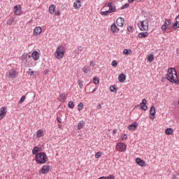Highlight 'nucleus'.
<instances>
[{
	"instance_id": "nucleus-32",
	"label": "nucleus",
	"mask_w": 179,
	"mask_h": 179,
	"mask_svg": "<svg viewBox=\"0 0 179 179\" xmlns=\"http://www.w3.org/2000/svg\"><path fill=\"white\" fill-rule=\"evenodd\" d=\"M83 127H85V122H83V121L79 122L78 124V129H82Z\"/></svg>"
},
{
	"instance_id": "nucleus-22",
	"label": "nucleus",
	"mask_w": 179,
	"mask_h": 179,
	"mask_svg": "<svg viewBox=\"0 0 179 179\" xmlns=\"http://www.w3.org/2000/svg\"><path fill=\"white\" fill-rule=\"evenodd\" d=\"M80 6H82V3L80 2V1H76L73 3L74 9L79 10L80 9Z\"/></svg>"
},
{
	"instance_id": "nucleus-14",
	"label": "nucleus",
	"mask_w": 179,
	"mask_h": 179,
	"mask_svg": "<svg viewBox=\"0 0 179 179\" xmlns=\"http://www.w3.org/2000/svg\"><path fill=\"white\" fill-rule=\"evenodd\" d=\"M135 162L141 167H145V166H146V162L143 159H141V158H136Z\"/></svg>"
},
{
	"instance_id": "nucleus-27",
	"label": "nucleus",
	"mask_w": 179,
	"mask_h": 179,
	"mask_svg": "<svg viewBox=\"0 0 179 179\" xmlns=\"http://www.w3.org/2000/svg\"><path fill=\"white\" fill-rule=\"evenodd\" d=\"M147 59L149 62H153V61H155V55H153V54L148 55Z\"/></svg>"
},
{
	"instance_id": "nucleus-16",
	"label": "nucleus",
	"mask_w": 179,
	"mask_h": 179,
	"mask_svg": "<svg viewBox=\"0 0 179 179\" xmlns=\"http://www.w3.org/2000/svg\"><path fill=\"white\" fill-rule=\"evenodd\" d=\"M5 115H6V108L1 107L0 108V120L3 119Z\"/></svg>"
},
{
	"instance_id": "nucleus-31",
	"label": "nucleus",
	"mask_w": 179,
	"mask_h": 179,
	"mask_svg": "<svg viewBox=\"0 0 179 179\" xmlns=\"http://www.w3.org/2000/svg\"><path fill=\"white\" fill-rule=\"evenodd\" d=\"M83 71L84 73H89V72H90V67L85 66L83 68Z\"/></svg>"
},
{
	"instance_id": "nucleus-4",
	"label": "nucleus",
	"mask_w": 179,
	"mask_h": 179,
	"mask_svg": "<svg viewBox=\"0 0 179 179\" xmlns=\"http://www.w3.org/2000/svg\"><path fill=\"white\" fill-rule=\"evenodd\" d=\"M138 27L141 31H148L149 30V21L148 20L140 21L138 23Z\"/></svg>"
},
{
	"instance_id": "nucleus-55",
	"label": "nucleus",
	"mask_w": 179,
	"mask_h": 179,
	"mask_svg": "<svg viewBox=\"0 0 179 179\" xmlns=\"http://www.w3.org/2000/svg\"><path fill=\"white\" fill-rule=\"evenodd\" d=\"M150 118L151 120H153L155 117H150Z\"/></svg>"
},
{
	"instance_id": "nucleus-21",
	"label": "nucleus",
	"mask_w": 179,
	"mask_h": 179,
	"mask_svg": "<svg viewBox=\"0 0 179 179\" xmlns=\"http://www.w3.org/2000/svg\"><path fill=\"white\" fill-rule=\"evenodd\" d=\"M127 128L129 131H135V129L138 128V123L134 122L132 124H130Z\"/></svg>"
},
{
	"instance_id": "nucleus-13",
	"label": "nucleus",
	"mask_w": 179,
	"mask_h": 179,
	"mask_svg": "<svg viewBox=\"0 0 179 179\" xmlns=\"http://www.w3.org/2000/svg\"><path fill=\"white\" fill-rule=\"evenodd\" d=\"M146 103H148V101H146L145 99H143L142 102L140 103L141 108V110H143V111H146V110H148V106H146Z\"/></svg>"
},
{
	"instance_id": "nucleus-20",
	"label": "nucleus",
	"mask_w": 179,
	"mask_h": 179,
	"mask_svg": "<svg viewBox=\"0 0 179 179\" xmlns=\"http://www.w3.org/2000/svg\"><path fill=\"white\" fill-rule=\"evenodd\" d=\"M149 36V33L148 31H143L138 34V37L139 38H145Z\"/></svg>"
},
{
	"instance_id": "nucleus-1",
	"label": "nucleus",
	"mask_w": 179,
	"mask_h": 179,
	"mask_svg": "<svg viewBox=\"0 0 179 179\" xmlns=\"http://www.w3.org/2000/svg\"><path fill=\"white\" fill-rule=\"evenodd\" d=\"M166 79L171 82V83H175V85L179 84L178 76L177 75L176 69L170 68L168 69Z\"/></svg>"
},
{
	"instance_id": "nucleus-41",
	"label": "nucleus",
	"mask_w": 179,
	"mask_h": 179,
	"mask_svg": "<svg viewBox=\"0 0 179 179\" xmlns=\"http://www.w3.org/2000/svg\"><path fill=\"white\" fill-rule=\"evenodd\" d=\"M127 30H128V31H129V33H132V31H134V27L131 26H129L127 27Z\"/></svg>"
},
{
	"instance_id": "nucleus-15",
	"label": "nucleus",
	"mask_w": 179,
	"mask_h": 179,
	"mask_svg": "<svg viewBox=\"0 0 179 179\" xmlns=\"http://www.w3.org/2000/svg\"><path fill=\"white\" fill-rule=\"evenodd\" d=\"M124 23H125V21L124 20V18H122V17H118L116 20V24L119 27H122L124 26Z\"/></svg>"
},
{
	"instance_id": "nucleus-36",
	"label": "nucleus",
	"mask_w": 179,
	"mask_h": 179,
	"mask_svg": "<svg viewBox=\"0 0 179 179\" xmlns=\"http://www.w3.org/2000/svg\"><path fill=\"white\" fill-rule=\"evenodd\" d=\"M110 92H117V87H115V85H111L110 87Z\"/></svg>"
},
{
	"instance_id": "nucleus-6",
	"label": "nucleus",
	"mask_w": 179,
	"mask_h": 179,
	"mask_svg": "<svg viewBox=\"0 0 179 179\" xmlns=\"http://www.w3.org/2000/svg\"><path fill=\"white\" fill-rule=\"evenodd\" d=\"M162 31L166 33V30H170L171 29V20L165 19L164 24L161 27Z\"/></svg>"
},
{
	"instance_id": "nucleus-2",
	"label": "nucleus",
	"mask_w": 179,
	"mask_h": 179,
	"mask_svg": "<svg viewBox=\"0 0 179 179\" xmlns=\"http://www.w3.org/2000/svg\"><path fill=\"white\" fill-rule=\"evenodd\" d=\"M35 160L38 164H45L48 162V157L45 152H38L35 156Z\"/></svg>"
},
{
	"instance_id": "nucleus-54",
	"label": "nucleus",
	"mask_w": 179,
	"mask_h": 179,
	"mask_svg": "<svg viewBox=\"0 0 179 179\" xmlns=\"http://www.w3.org/2000/svg\"><path fill=\"white\" fill-rule=\"evenodd\" d=\"M90 65H91V66L93 65V62H91Z\"/></svg>"
},
{
	"instance_id": "nucleus-49",
	"label": "nucleus",
	"mask_w": 179,
	"mask_h": 179,
	"mask_svg": "<svg viewBox=\"0 0 179 179\" xmlns=\"http://www.w3.org/2000/svg\"><path fill=\"white\" fill-rule=\"evenodd\" d=\"M113 135H115V134H117V129H113Z\"/></svg>"
},
{
	"instance_id": "nucleus-24",
	"label": "nucleus",
	"mask_w": 179,
	"mask_h": 179,
	"mask_svg": "<svg viewBox=\"0 0 179 179\" xmlns=\"http://www.w3.org/2000/svg\"><path fill=\"white\" fill-rule=\"evenodd\" d=\"M59 99L60 101H62V103H65L66 101V94H62L59 96Z\"/></svg>"
},
{
	"instance_id": "nucleus-44",
	"label": "nucleus",
	"mask_w": 179,
	"mask_h": 179,
	"mask_svg": "<svg viewBox=\"0 0 179 179\" xmlns=\"http://www.w3.org/2000/svg\"><path fill=\"white\" fill-rule=\"evenodd\" d=\"M127 139H128V136H127V134H124V135L122 136V141H127Z\"/></svg>"
},
{
	"instance_id": "nucleus-17",
	"label": "nucleus",
	"mask_w": 179,
	"mask_h": 179,
	"mask_svg": "<svg viewBox=\"0 0 179 179\" xmlns=\"http://www.w3.org/2000/svg\"><path fill=\"white\" fill-rule=\"evenodd\" d=\"M108 6L109 8V13H114V12H117V8H115V6L113 5V3H108Z\"/></svg>"
},
{
	"instance_id": "nucleus-29",
	"label": "nucleus",
	"mask_w": 179,
	"mask_h": 179,
	"mask_svg": "<svg viewBox=\"0 0 179 179\" xmlns=\"http://www.w3.org/2000/svg\"><path fill=\"white\" fill-rule=\"evenodd\" d=\"M150 115H155L156 114V108L154 106H151L150 109Z\"/></svg>"
},
{
	"instance_id": "nucleus-40",
	"label": "nucleus",
	"mask_w": 179,
	"mask_h": 179,
	"mask_svg": "<svg viewBox=\"0 0 179 179\" xmlns=\"http://www.w3.org/2000/svg\"><path fill=\"white\" fill-rule=\"evenodd\" d=\"M101 157V152H98L95 154V159H100Z\"/></svg>"
},
{
	"instance_id": "nucleus-5",
	"label": "nucleus",
	"mask_w": 179,
	"mask_h": 179,
	"mask_svg": "<svg viewBox=\"0 0 179 179\" xmlns=\"http://www.w3.org/2000/svg\"><path fill=\"white\" fill-rule=\"evenodd\" d=\"M18 75H19V72H17V71H16V69H11L10 71H8L6 73V76L9 79H16Z\"/></svg>"
},
{
	"instance_id": "nucleus-53",
	"label": "nucleus",
	"mask_w": 179,
	"mask_h": 179,
	"mask_svg": "<svg viewBox=\"0 0 179 179\" xmlns=\"http://www.w3.org/2000/svg\"><path fill=\"white\" fill-rule=\"evenodd\" d=\"M7 24L11 25V24H12V23H10V22H7Z\"/></svg>"
},
{
	"instance_id": "nucleus-47",
	"label": "nucleus",
	"mask_w": 179,
	"mask_h": 179,
	"mask_svg": "<svg viewBox=\"0 0 179 179\" xmlns=\"http://www.w3.org/2000/svg\"><path fill=\"white\" fill-rule=\"evenodd\" d=\"M128 6H129V4H125L124 6H122L121 9H125L127 8H128Z\"/></svg>"
},
{
	"instance_id": "nucleus-23",
	"label": "nucleus",
	"mask_w": 179,
	"mask_h": 179,
	"mask_svg": "<svg viewBox=\"0 0 179 179\" xmlns=\"http://www.w3.org/2000/svg\"><path fill=\"white\" fill-rule=\"evenodd\" d=\"M36 136L37 138H41V136H44V130L38 129L36 131Z\"/></svg>"
},
{
	"instance_id": "nucleus-46",
	"label": "nucleus",
	"mask_w": 179,
	"mask_h": 179,
	"mask_svg": "<svg viewBox=\"0 0 179 179\" xmlns=\"http://www.w3.org/2000/svg\"><path fill=\"white\" fill-rule=\"evenodd\" d=\"M29 73L30 76H33V73H34V71H31V69H29Z\"/></svg>"
},
{
	"instance_id": "nucleus-35",
	"label": "nucleus",
	"mask_w": 179,
	"mask_h": 179,
	"mask_svg": "<svg viewBox=\"0 0 179 179\" xmlns=\"http://www.w3.org/2000/svg\"><path fill=\"white\" fill-rule=\"evenodd\" d=\"M93 82L95 85H99V83H100V80L97 77H94Z\"/></svg>"
},
{
	"instance_id": "nucleus-51",
	"label": "nucleus",
	"mask_w": 179,
	"mask_h": 179,
	"mask_svg": "<svg viewBox=\"0 0 179 179\" xmlns=\"http://www.w3.org/2000/svg\"><path fill=\"white\" fill-rule=\"evenodd\" d=\"M98 179H106V176H101V177L99 178Z\"/></svg>"
},
{
	"instance_id": "nucleus-25",
	"label": "nucleus",
	"mask_w": 179,
	"mask_h": 179,
	"mask_svg": "<svg viewBox=\"0 0 179 179\" xmlns=\"http://www.w3.org/2000/svg\"><path fill=\"white\" fill-rule=\"evenodd\" d=\"M166 135H173L174 134V130L172 128H167L165 129Z\"/></svg>"
},
{
	"instance_id": "nucleus-57",
	"label": "nucleus",
	"mask_w": 179,
	"mask_h": 179,
	"mask_svg": "<svg viewBox=\"0 0 179 179\" xmlns=\"http://www.w3.org/2000/svg\"><path fill=\"white\" fill-rule=\"evenodd\" d=\"M77 1H80V0H77Z\"/></svg>"
},
{
	"instance_id": "nucleus-33",
	"label": "nucleus",
	"mask_w": 179,
	"mask_h": 179,
	"mask_svg": "<svg viewBox=\"0 0 179 179\" xmlns=\"http://www.w3.org/2000/svg\"><path fill=\"white\" fill-rule=\"evenodd\" d=\"M111 13L109 10L102 11L101 12V16H108Z\"/></svg>"
},
{
	"instance_id": "nucleus-39",
	"label": "nucleus",
	"mask_w": 179,
	"mask_h": 179,
	"mask_svg": "<svg viewBox=\"0 0 179 179\" xmlns=\"http://www.w3.org/2000/svg\"><path fill=\"white\" fill-rule=\"evenodd\" d=\"M24 100H26V96H22L18 102L19 104H22Z\"/></svg>"
},
{
	"instance_id": "nucleus-50",
	"label": "nucleus",
	"mask_w": 179,
	"mask_h": 179,
	"mask_svg": "<svg viewBox=\"0 0 179 179\" xmlns=\"http://www.w3.org/2000/svg\"><path fill=\"white\" fill-rule=\"evenodd\" d=\"M97 108H99V109L101 108V103L98 104Z\"/></svg>"
},
{
	"instance_id": "nucleus-9",
	"label": "nucleus",
	"mask_w": 179,
	"mask_h": 179,
	"mask_svg": "<svg viewBox=\"0 0 179 179\" xmlns=\"http://www.w3.org/2000/svg\"><path fill=\"white\" fill-rule=\"evenodd\" d=\"M41 33H43V28L41 27H36L34 29L33 36H40Z\"/></svg>"
},
{
	"instance_id": "nucleus-28",
	"label": "nucleus",
	"mask_w": 179,
	"mask_h": 179,
	"mask_svg": "<svg viewBox=\"0 0 179 179\" xmlns=\"http://www.w3.org/2000/svg\"><path fill=\"white\" fill-rule=\"evenodd\" d=\"M124 55H131L132 54V50L131 49H124L123 50Z\"/></svg>"
},
{
	"instance_id": "nucleus-34",
	"label": "nucleus",
	"mask_w": 179,
	"mask_h": 179,
	"mask_svg": "<svg viewBox=\"0 0 179 179\" xmlns=\"http://www.w3.org/2000/svg\"><path fill=\"white\" fill-rule=\"evenodd\" d=\"M68 106L69 107V108H74L75 103H73V101H70L68 103Z\"/></svg>"
},
{
	"instance_id": "nucleus-52",
	"label": "nucleus",
	"mask_w": 179,
	"mask_h": 179,
	"mask_svg": "<svg viewBox=\"0 0 179 179\" xmlns=\"http://www.w3.org/2000/svg\"><path fill=\"white\" fill-rule=\"evenodd\" d=\"M96 90V88H94L92 92L91 93H94V91Z\"/></svg>"
},
{
	"instance_id": "nucleus-42",
	"label": "nucleus",
	"mask_w": 179,
	"mask_h": 179,
	"mask_svg": "<svg viewBox=\"0 0 179 179\" xmlns=\"http://www.w3.org/2000/svg\"><path fill=\"white\" fill-rule=\"evenodd\" d=\"M111 65H112V66L115 67V66H117V65H118V63L117 62V61L113 60V61L112 62V63H111Z\"/></svg>"
},
{
	"instance_id": "nucleus-26",
	"label": "nucleus",
	"mask_w": 179,
	"mask_h": 179,
	"mask_svg": "<svg viewBox=\"0 0 179 179\" xmlns=\"http://www.w3.org/2000/svg\"><path fill=\"white\" fill-rule=\"evenodd\" d=\"M21 58L22 61L27 62V58H31V56L29 55L27 53H23Z\"/></svg>"
},
{
	"instance_id": "nucleus-12",
	"label": "nucleus",
	"mask_w": 179,
	"mask_h": 179,
	"mask_svg": "<svg viewBox=\"0 0 179 179\" xmlns=\"http://www.w3.org/2000/svg\"><path fill=\"white\" fill-rule=\"evenodd\" d=\"M110 31L114 34L118 33V31H120V28L117 27V24H112V25L110 26Z\"/></svg>"
},
{
	"instance_id": "nucleus-48",
	"label": "nucleus",
	"mask_w": 179,
	"mask_h": 179,
	"mask_svg": "<svg viewBox=\"0 0 179 179\" xmlns=\"http://www.w3.org/2000/svg\"><path fill=\"white\" fill-rule=\"evenodd\" d=\"M57 121H58V122L61 123V122H62V119L59 117H57Z\"/></svg>"
},
{
	"instance_id": "nucleus-43",
	"label": "nucleus",
	"mask_w": 179,
	"mask_h": 179,
	"mask_svg": "<svg viewBox=\"0 0 179 179\" xmlns=\"http://www.w3.org/2000/svg\"><path fill=\"white\" fill-rule=\"evenodd\" d=\"M55 16H61V11L59 10L55 11Z\"/></svg>"
},
{
	"instance_id": "nucleus-19",
	"label": "nucleus",
	"mask_w": 179,
	"mask_h": 179,
	"mask_svg": "<svg viewBox=\"0 0 179 179\" xmlns=\"http://www.w3.org/2000/svg\"><path fill=\"white\" fill-rule=\"evenodd\" d=\"M56 8H57V6H55V5H54V4L50 5L48 8L49 13L50 15H54V13H55Z\"/></svg>"
},
{
	"instance_id": "nucleus-56",
	"label": "nucleus",
	"mask_w": 179,
	"mask_h": 179,
	"mask_svg": "<svg viewBox=\"0 0 179 179\" xmlns=\"http://www.w3.org/2000/svg\"><path fill=\"white\" fill-rule=\"evenodd\" d=\"M58 127H59V128H61V124H59Z\"/></svg>"
},
{
	"instance_id": "nucleus-10",
	"label": "nucleus",
	"mask_w": 179,
	"mask_h": 179,
	"mask_svg": "<svg viewBox=\"0 0 179 179\" xmlns=\"http://www.w3.org/2000/svg\"><path fill=\"white\" fill-rule=\"evenodd\" d=\"M13 12L17 16L22 15V7L19 5L15 6L13 8Z\"/></svg>"
},
{
	"instance_id": "nucleus-45",
	"label": "nucleus",
	"mask_w": 179,
	"mask_h": 179,
	"mask_svg": "<svg viewBox=\"0 0 179 179\" xmlns=\"http://www.w3.org/2000/svg\"><path fill=\"white\" fill-rule=\"evenodd\" d=\"M106 179H115V177L113 175H110L106 177Z\"/></svg>"
},
{
	"instance_id": "nucleus-11",
	"label": "nucleus",
	"mask_w": 179,
	"mask_h": 179,
	"mask_svg": "<svg viewBox=\"0 0 179 179\" xmlns=\"http://www.w3.org/2000/svg\"><path fill=\"white\" fill-rule=\"evenodd\" d=\"M31 57L34 61H38L40 59V53L35 50L32 52Z\"/></svg>"
},
{
	"instance_id": "nucleus-37",
	"label": "nucleus",
	"mask_w": 179,
	"mask_h": 179,
	"mask_svg": "<svg viewBox=\"0 0 179 179\" xmlns=\"http://www.w3.org/2000/svg\"><path fill=\"white\" fill-rule=\"evenodd\" d=\"M84 107V105H83V103H80L78 105V111H82V109Z\"/></svg>"
},
{
	"instance_id": "nucleus-18",
	"label": "nucleus",
	"mask_w": 179,
	"mask_h": 179,
	"mask_svg": "<svg viewBox=\"0 0 179 179\" xmlns=\"http://www.w3.org/2000/svg\"><path fill=\"white\" fill-rule=\"evenodd\" d=\"M118 80L120 83H124V82H125V80H127V76L124 73H121L118 76Z\"/></svg>"
},
{
	"instance_id": "nucleus-3",
	"label": "nucleus",
	"mask_w": 179,
	"mask_h": 179,
	"mask_svg": "<svg viewBox=\"0 0 179 179\" xmlns=\"http://www.w3.org/2000/svg\"><path fill=\"white\" fill-rule=\"evenodd\" d=\"M65 55V48L64 46H59L56 49V51L54 53L55 58L57 59H62Z\"/></svg>"
},
{
	"instance_id": "nucleus-8",
	"label": "nucleus",
	"mask_w": 179,
	"mask_h": 179,
	"mask_svg": "<svg viewBox=\"0 0 179 179\" xmlns=\"http://www.w3.org/2000/svg\"><path fill=\"white\" fill-rule=\"evenodd\" d=\"M50 169L49 165H44L39 171V174H48V173H50Z\"/></svg>"
},
{
	"instance_id": "nucleus-7",
	"label": "nucleus",
	"mask_w": 179,
	"mask_h": 179,
	"mask_svg": "<svg viewBox=\"0 0 179 179\" xmlns=\"http://www.w3.org/2000/svg\"><path fill=\"white\" fill-rule=\"evenodd\" d=\"M116 149L117 152H126L127 145L124 143H117L116 145Z\"/></svg>"
},
{
	"instance_id": "nucleus-38",
	"label": "nucleus",
	"mask_w": 179,
	"mask_h": 179,
	"mask_svg": "<svg viewBox=\"0 0 179 179\" xmlns=\"http://www.w3.org/2000/svg\"><path fill=\"white\" fill-rule=\"evenodd\" d=\"M78 84L80 89H83V82L82 80H78Z\"/></svg>"
},
{
	"instance_id": "nucleus-30",
	"label": "nucleus",
	"mask_w": 179,
	"mask_h": 179,
	"mask_svg": "<svg viewBox=\"0 0 179 179\" xmlns=\"http://www.w3.org/2000/svg\"><path fill=\"white\" fill-rule=\"evenodd\" d=\"M40 152V148L38 147H34L32 150V155H37Z\"/></svg>"
}]
</instances>
